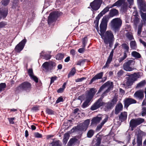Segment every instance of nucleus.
Returning <instances> with one entry per match:
<instances>
[{"mask_svg": "<svg viewBox=\"0 0 146 146\" xmlns=\"http://www.w3.org/2000/svg\"><path fill=\"white\" fill-rule=\"evenodd\" d=\"M144 119L141 118L132 119L130 122V126L131 127L132 131L133 129L136 126L144 121Z\"/></svg>", "mask_w": 146, "mask_h": 146, "instance_id": "8", "label": "nucleus"}, {"mask_svg": "<svg viewBox=\"0 0 146 146\" xmlns=\"http://www.w3.org/2000/svg\"><path fill=\"white\" fill-rule=\"evenodd\" d=\"M117 101V100L116 98H114L113 99L112 101L111 102V103L112 104V105L114 106V105L116 104Z\"/></svg>", "mask_w": 146, "mask_h": 146, "instance_id": "59", "label": "nucleus"}, {"mask_svg": "<svg viewBox=\"0 0 146 146\" xmlns=\"http://www.w3.org/2000/svg\"><path fill=\"white\" fill-rule=\"evenodd\" d=\"M101 139L100 138H98L97 140V142L96 145H99L101 143Z\"/></svg>", "mask_w": 146, "mask_h": 146, "instance_id": "64", "label": "nucleus"}, {"mask_svg": "<svg viewBox=\"0 0 146 146\" xmlns=\"http://www.w3.org/2000/svg\"><path fill=\"white\" fill-rule=\"evenodd\" d=\"M131 48L133 50H136L137 48V44L134 40L131 41L130 43Z\"/></svg>", "mask_w": 146, "mask_h": 146, "instance_id": "27", "label": "nucleus"}, {"mask_svg": "<svg viewBox=\"0 0 146 146\" xmlns=\"http://www.w3.org/2000/svg\"><path fill=\"white\" fill-rule=\"evenodd\" d=\"M109 7H106L98 15L100 17L104 15L109 11Z\"/></svg>", "mask_w": 146, "mask_h": 146, "instance_id": "32", "label": "nucleus"}, {"mask_svg": "<svg viewBox=\"0 0 146 146\" xmlns=\"http://www.w3.org/2000/svg\"><path fill=\"white\" fill-rule=\"evenodd\" d=\"M118 14V11L115 9H111L110 12V15L112 17Z\"/></svg>", "mask_w": 146, "mask_h": 146, "instance_id": "24", "label": "nucleus"}, {"mask_svg": "<svg viewBox=\"0 0 146 146\" xmlns=\"http://www.w3.org/2000/svg\"><path fill=\"white\" fill-rule=\"evenodd\" d=\"M126 36L127 38L130 40L133 38V36L131 33H127L126 34Z\"/></svg>", "mask_w": 146, "mask_h": 146, "instance_id": "44", "label": "nucleus"}, {"mask_svg": "<svg viewBox=\"0 0 146 146\" xmlns=\"http://www.w3.org/2000/svg\"><path fill=\"white\" fill-rule=\"evenodd\" d=\"M121 46L122 48L124 50V52H125L126 53V52H128L129 47L128 46V44L123 43L121 44Z\"/></svg>", "mask_w": 146, "mask_h": 146, "instance_id": "26", "label": "nucleus"}, {"mask_svg": "<svg viewBox=\"0 0 146 146\" xmlns=\"http://www.w3.org/2000/svg\"><path fill=\"white\" fill-rule=\"evenodd\" d=\"M8 12V10L6 8L0 9V16L1 17L0 19L2 17L5 18L7 15Z\"/></svg>", "mask_w": 146, "mask_h": 146, "instance_id": "17", "label": "nucleus"}, {"mask_svg": "<svg viewBox=\"0 0 146 146\" xmlns=\"http://www.w3.org/2000/svg\"><path fill=\"white\" fill-rule=\"evenodd\" d=\"M46 113L49 114H52L54 113L53 111L51 110L48 108H47L46 110Z\"/></svg>", "mask_w": 146, "mask_h": 146, "instance_id": "50", "label": "nucleus"}, {"mask_svg": "<svg viewBox=\"0 0 146 146\" xmlns=\"http://www.w3.org/2000/svg\"><path fill=\"white\" fill-rule=\"evenodd\" d=\"M64 56V54L58 53L56 55V60H60L63 59Z\"/></svg>", "mask_w": 146, "mask_h": 146, "instance_id": "38", "label": "nucleus"}, {"mask_svg": "<svg viewBox=\"0 0 146 146\" xmlns=\"http://www.w3.org/2000/svg\"><path fill=\"white\" fill-rule=\"evenodd\" d=\"M34 134L35 137H36L41 138L42 137V135L38 132H35Z\"/></svg>", "mask_w": 146, "mask_h": 146, "instance_id": "53", "label": "nucleus"}, {"mask_svg": "<svg viewBox=\"0 0 146 146\" xmlns=\"http://www.w3.org/2000/svg\"><path fill=\"white\" fill-rule=\"evenodd\" d=\"M131 55L133 57L136 58H139L141 57L140 54L135 51L132 52L131 53Z\"/></svg>", "mask_w": 146, "mask_h": 146, "instance_id": "28", "label": "nucleus"}, {"mask_svg": "<svg viewBox=\"0 0 146 146\" xmlns=\"http://www.w3.org/2000/svg\"><path fill=\"white\" fill-rule=\"evenodd\" d=\"M102 2V0H94L90 4V6L94 10H97L100 7Z\"/></svg>", "mask_w": 146, "mask_h": 146, "instance_id": "10", "label": "nucleus"}, {"mask_svg": "<svg viewBox=\"0 0 146 146\" xmlns=\"http://www.w3.org/2000/svg\"><path fill=\"white\" fill-rule=\"evenodd\" d=\"M113 52V49L110 53L105 65L104 66V68H105L108 66L109 64L110 63L112 60Z\"/></svg>", "mask_w": 146, "mask_h": 146, "instance_id": "16", "label": "nucleus"}, {"mask_svg": "<svg viewBox=\"0 0 146 146\" xmlns=\"http://www.w3.org/2000/svg\"><path fill=\"white\" fill-rule=\"evenodd\" d=\"M9 1L10 0H3L1 3L4 6H6L8 4Z\"/></svg>", "mask_w": 146, "mask_h": 146, "instance_id": "47", "label": "nucleus"}, {"mask_svg": "<svg viewBox=\"0 0 146 146\" xmlns=\"http://www.w3.org/2000/svg\"><path fill=\"white\" fill-rule=\"evenodd\" d=\"M146 84V82L145 80H143L138 83L136 88L138 89L141 88L145 86Z\"/></svg>", "mask_w": 146, "mask_h": 146, "instance_id": "23", "label": "nucleus"}, {"mask_svg": "<svg viewBox=\"0 0 146 146\" xmlns=\"http://www.w3.org/2000/svg\"><path fill=\"white\" fill-rule=\"evenodd\" d=\"M103 72H101L97 74L91 80L89 84H91L93 82L96 80L100 79L102 78L103 76Z\"/></svg>", "mask_w": 146, "mask_h": 146, "instance_id": "18", "label": "nucleus"}, {"mask_svg": "<svg viewBox=\"0 0 146 146\" xmlns=\"http://www.w3.org/2000/svg\"><path fill=\"white\" fill-rule=\"evenodd\" d=\"M127 113L126 112H122L119 117V119L121 121H123L127 118Z\"/></svg>", "mask_w": 146, "mask_h": 146, "instance_id": "22", "label": "nucleus"}, {"mask_svg": "<svg viewBox=\"0 0 146 146\" xmlns=\"http://www.w3.org/2000/svg\"><path fill=\"white\" fill-rule=\"evenodd\" d=\"M134 82L132 80V79L129 77L127 80V81L125 82L126 85L127 86H129L132 85Z\"/></svg>", "mask_w": 146, "mask_h": 146, "instance_id": "34", "label": "nucleus"}, {"mask_svg": "<svg viewBox=\"0 0 146 146\" xmlns=\"http://www.w3.org/2000/svg\"><path fill=\"white\" fill-rule=\"evenodd\" d=\"M43 56L44 57V58L46 60H48L50 59L51 57V55L48 54H45Z\"/></svg>", "mask_w": 146, "mask_h": 146, "instance_id": "56", "label": "nucleus"}, {"mask_svg": "<svg viewBox=\"0 0 146 146\" xmlns=\"http://www.w3.org/2000/svg\"><path fill=\"white\" fill-rule=\"evenodd\" d=\"M141 15L143 20L142 23L145 24L146 23V13L141 12Z\"/></svg>", "mask_w": 146, "mask_h": 146, "instance_id": "30", "label": "nucleus"}, {"mask_svg": "<svg viewBox=\"0 0 146 146\" xmlns=\"http://www.w3.org/2000/svg\"><path fill=\"white\" fill-rule=\"evenodd\" d=\"M137 143L138 146H140L142 144V139L141 138L138 137L137 139Z\"/></svg>", "mask_w": 146, "mask_h": 146, "instance_id": "48", "label": "nucleus"}, {"mask_svg": "<svg viewBox=\"0 0 146 146\" xmlns=\"http://www.w3.org/2000/svg\"><path fill=\"white\" fill-rule=\"evenodd\" d=\"M86 60L84 59L80 60L77 63V65H81L82 64H83L85 62Z\"/></svg>", "mask_w": 146, "mask_h": 146, "instance_id": "45", "label": "nucleus"}, {"mask_svg": "<svg viewBox=\"0 0 146 146\" xmlns=\"http://www.w3.org/2000/svg\"><path fill=\"white\" fill-rule=\"evenodd\" d=\"M113 83L111 82L108 81L104 84L100 88L98 93H99L102 91L104 89H106V90L104 92L102 95V98L98 99L91 107L90 109L92 110H95L101 106H102L104 104L102 102V100L104 96L107 95V93L113 88Z\"/></svg>", "mask_w": 146, "mask_h": 146, "instance_id": "2", "label": "nucleus"}, {"mask_svg": "<svg viewBox=\"0 0 146 146\" xmlns=\"http://www.w3.org/2000/svg\"><path fill=\"white\" fill-rule=\"evenodd\" d=\"M57 78V77L56 76L52 77L51 78L50 84L54 82V80H56Z\"/></svg>", "mask_w": 146, "mask_h": 146, "instance_id": "62", "label": "nucleus"}, {"mask_svg": "<svg viewBox=\"0 0 146 146\" xmlns=\"http://www.w3.org/2000/svg\"><path fill=\"white\" fill-rule=\"evenodd\" d=\"M141 7V9L144 11H146V4L144 0H142L138 3Z\"/></svg>", "mask_w": 146, "mask_h": 146, "instance_id": "20", "label": "nucleus"}, {"mask_svg": "<svg viewBox=\"0 0 146 146\" xmlns=\"http://www.w3.org/2000/svg\"><path fill=\"white\" fill-rule=\"evenodd\" d=\"M127 1L129 4V8H131V6L133 5V0H127Z\"/></svg>", "mask_w": 146, "mask_h": 146, "instance_id": "55", "label": "nucleus"}, {"mask_svg": "<svg viewBox=\"0 0 146 146\" xmlns=\"http://www.w3.org/2000/svg\"><path fill=\"white\" fill-rule=\"evenodd\" d=\"M102 119L101 117H96L93 118L92 120V123L96 124L98 123Z\"/></svg>", "mask_w": 146, "mask_h": 146, "instance_id": "29", "label": "nucleus"}, {"mask_svg": "<svg viewBox=\"0 0 146 146\" xmlns=\"http://www.w3.org/2000/svg\"><path fill=\"white\" fill-rule=\"evenodd\" d=\"M135 61L134 60H129L125 62L123 65V68L126 71H131L135 69L134 66Z\"/></svg>", "mask_w": 146, "mask_h": 146, "instance_id": "5", "label": "nucleus"}, {"mask_svg": "<svg viewBox=\"0 0 146 146\" xmlns=\"http://www.w3.org/2000/svg\"><path fill=\"white\" fill-rule=\"evenodd\" d=\"M87 42V40L86 38H84L82 39V46L85 47L86 44Z\"/></svg>", "mask_w": 146, "mask_h": 146, "instance_id": "49", "label": "nucleus"}, {"mask_svg": "<svg viewBox=\"0 0 146 146\" xmlns=\"http://www.w3.org/2000/svg\"><path fill=\"white\" fill-rule=\"evenodd\" d=\"M31 79H32L34 80L37 83L38 82V79L35 76H33L31 77Z\"/></svg>", "mask_w": 146, "mask_h": 146, "instance_id": "61", "label": "nucleus"}, {"mask_svg": "<svg viewBox=\"0 0 146 146\" xmlns=\"http://www.w3.org/2000/svg\"><path fill=\"white\" fill-rule=\"evenodd\" d=\"M94 130L92 129L90 130L87 133V137L89 138L91 137L94 135Z\"/></svg>", "mask_w": 146, "mask_h": 146, "instance_id": "37", "label": "nucleus"}, {"mask_svg": "<svg viewBox=\"0 0 146 146\" xmlns=\"http://www.w3.org/2000/svg\"><path fill=\"white\" fill-rule=\"evenodd\" d=\"M6 87V85L5 83H1L0 84V92L3 90Z\"/></svg>", "mask_w": 146, "mask_h": 146, "instance_id": "40", "label": "nucleus"}, {"mask_svg": "<svg viewBox=\"0 0 146 146\" xmlns=\"http://www.w3.org/2000/svg\"><path fill=\"white\" fill-rule=\"evenodd\" d=\"M61 14V13L55 11L51 13L48 17V23L49 25L55 22L58 17Z\"/></svg>", "mask_w": 146, "mask_h": 146, "instance_id": "7", "label": "nucleus"}, {"mask_svg": "<svg viewBox=\"0 0 146 146\" xmlns=\"http://www.w3.org/2000/svg\"><path fill=\"white\" fill-rule=\"evenodd\" d=\"M56 66V64L54 62L50 61L45 62L43 64L42 66L46 71H48L54 69Z\"/></svg>", "mask_w": 146, "mask_h": 146, "instance_id": "9", "label": "nucleus"}, {"mask_svg": "<svg viewBox=\"0 0 146 146\" xmlns=\"http://www.w3.org/2000/svg\"><path fill=\"white\" fill-rule=\"evenodd\" d=\"M109 17L108 16H105L103 17L102 21L100 25V32L99 34L101 36L102 38L104 39L105 44H109V46L111 47L113 44L114 38L113 35L111 31H108L106 32L105 35L104 33L106 30Z\"/></svg>", "mask_w": 146, "mask_h": 146, "instance_id": "1", "label": "nucleus"}, {"mask_svg": "<svg viewBox=\"0 0 146 146\" xmlns=\"http://www.w3.org/2000/svg\"><path fill=\"white\" fill-rule=\"evenodd\" d=\"M127 56V54L125 52H124L123 56L121 57L119 59V62H121L125 59Z\"/></svg>", "mask_w": 146, "mask_h": 146, "instance_id": "41", "label": "nucleus"}, {"mask_svg": "<svg viewBox=\"0 0 146 146\" xmlns=\"http://www.w3.org/2000/svg\"><path fill=\"white\" fill-rule=\"evenodd\" d=\"M96 92L97 90L95 89L92 88L86 94V100L82 106L83 108H84L89 105L90 101Z\"/></svg>", "mask_w": 146, "mask_h": 146, "instance_id": "3", "label": "nucleus"}, {"mask_svg": "<svg viewBox=\"0 0 146 146\" xmlns=\"http://www.w3.org/2000/svg\"><path fill=\"white\" fill-rule=\"evenodd\" d=\"M76 72V70L74 67L72 68L71 71H70L68 75V78L73 76L74 75Z\"/></svg>", "mask_w": 146, "mask_h": 146, "instance_id": "36", "label": "nucleus"}, {"mask_svg": "<svg viewBox=\"0 0 146 146\" xmlns=\"http://www.w3.org/2000/svg\"><path fill=\"white\" fill-rule=\"evenodd\" d=\"M123 71L122 70H120L117 73V74L118 76H120L123 74Z\"/></svg>", "mask_w": 146, "mask_h": 146, "instance_id": "63", "label": "nucleus"}, {"mask_svg": "<svg viewBox=\"0 0 146 146\" xmlns=\"http://www.w3.org/2000/svg\"><path fill=\"white\" fill-rule=\"evenodd\" d=\"M28 73L31 78L34 76L33 70L32 69H30L28 70Z\"/></svg>", "mask_w": 146, "mask_h": 146, "instance_id": "52", "label": "nucleus"}, {"mask_svg": "<svg viewBox=\"0 0 146 146\" xmlns=\"http://www.w3.org/2000/svg\"><path fill=\"white\" fill-rule=\"evenodd\" d=\"M125 107L127 108L131 104H135L136 101L131 98H126L124 100Z\"/></svg>", "mask_w": 146, "mask_h": 146, "instance_id": "13", "label": "nucleus"}, {"mask_svg": "<svg viewBox=\"0 0 146 146\" xmlns=\"http://www.w3.org/2000/svg\"><path fill=\"white\" fill-rule=\"evenodd\" d=\"M8 119L10 124H13L14 123V120L15 119L14 117L9 118Z\"/></svg>", "mask_w": 146, "mask_h": 146, "instance_id": "54", "label": "nucleus"}, {"mask_svg": "<svg viewBox=\"0 0 146 146\" xmlns=\"http://www.w3.org/2000/svg\"><path fill=\"white\" fill-rule=\"evenodd\" d=\"M113 106L112 105V104L111 102H108L106 103L105 105V107L108 109H111L113 107Z\"/></svg>", "mask_w": 146, "mask_h": 146, "instance_id": "43", "label": "nucleus"}, {"mask_svg": "<svg viewBox=\"0 0 146 146\" xmlns=\"http://www.w3.org/2000/svg\"><path fill=\"white\" fill-rule=\"evenodd\" d=\"M86 79V78L84 77H82L81 78H78L75 80L76 82H81L83 81V80H85Z\"/></svg>", "mask_w": 146, "mask_h": 146, "instance_id": "57", "label": "nucleus"}, {"mask_svg": "<svg viewBox=\"0 0 146 146\" xmlns=\"http://www.w3.org/2000/svg\"><path fill=\"white\" fill-rule=\"evenodd\" d=\"M59 141H57L55 142H52L51 143L52 146H61L60 144Z\"/></svg>", "mask_w": 146, "mask_h": 146, "instance_id": "42", "label": "nucleus"}, {"mask_svg": "<svg viewBox=\"0 0 146 146\" xmlns=\"http://www.w3.org/2000/svg\"><path fill=\"white\" fill-rule=\"evenodd\" d=\"M123 105L121 103H118L116 106L115 113L117 114L123 109Z\"/></svg>", "mask_w": 146, "mask_h": 146, "instance_id": "19", "label": "nucleus"}, {"mask_svg": "<svg viewBox=\"0 0 146 146\" xmlns=\"http://www.w3.org/2000/svg\"><path fill=\"white\" fill-rule=\"evenodd\" d=\"M136 98L142 99L144 98V92L143 90H140L136 92L133 95Z\"/></svg>", "mask_w": 146, "mask_h": 146, "instance_id": "14", "label": "nucleus"}, {"mask_svg": "<svg viewBox=\"0 0 146 146\" xmlns=\"http://www.w3.org/2000/svg\"><path fill=\"white\" fill-rule=\"evenodd\" d=\"M85 50V47H83L82 48H80L78 50V52L81 53H83Z\"/></svg>", "mask_w": 146, "mask_h": 146, "instance_id": "60", "label": "nucleus"}, {"mask_svg": "<svg viewBox=\"0 0 146 146\" xmlns=\"http://www.w3.org/2000/svg\"><path fill=\"white\" fill-rule=\"evenodd\" d=\"M32 88L31 84L28 82H25L20 84L16 88L17 91L21 90L25 91L27 92H29Z\"/></svg>", "mask_w": 146, "mask_h": 146, "instance_id": "4", "label": "nucleus"}, {"mask_svg": "<svg viewBox=\"0 0 146 146\" xmlns=\"http://www.w3.org/2000/svg\"><path fill=\"white\" fill-rule=\"evenodd\" d=\"M100 16H99L98 15L96 17V20L94 21V23L96 24L95 27L96 28L97 30H98V22L99 19L100 18Z\"/></svg>", "mask_w": 146, "mask_h": 146, "instance_id": "35", "label": "nucleus"}, {"mask_svg": "<svg viewBox=\"0 0 146 146\" xmlns=\"http://www.w3.org/2000/svg\"><path fill=\"white\" fill-rule=\"evenodd\" d=\"M128 7V4L126 2H124L123 3L122 6H121V10H123V11H126Z\"/></svg>", "mask_w": 146, "mask_h": 146, "instance_id": "31", "label": "nucleus"}, {"mask_svg": "<svg viewBox=\"0 0 146 146\" xmlns=\"http://www.w3.org/2000/svg\"><path fill=\"white\" fill-rule=\"evenodd\" d=\"M125 0H119L116 2L115 3H114L112 6H111L110 8H112L113 7L115 6H117L118 7H120L121 6H122V4L125 1Z\"/></svg>", "mask_w": 146, "mask_h": 146, "instance_id": "21", "label": "nucleus"}, {"mask_svg": "<svg viewBox=\"0 0 146 146\" xmlns=\"http://www.w3.org/2000/svg\"><path fill=\"white\" fill-rule=\"evenodd\" d=\"M108 117L107 116H106L105 118L103 120L100 125H98L97 127V129L98 130H100L102 127L104 123L107 121L108 119Z\"/></svg>", "mask_w": 146, "mask_h": 146, "instance_id": "25", "label": "nucleus"}, {"mask_svg": "<svg viewBox=\"0 0 146 146\" xmlns=\"http://www.w3.org/2000/svg\"><path fill=\"white\" fill-rule=\"evenodd\" d=\"M141 72L134 73L133 74L131 75L130 77L134 82L137 80V79L141 77Z\"/></svg>", "mask_w": 146, "mask_h": 146, "instance_id": "15", "label": "nucleus"}, {"mask_svg": "<svg viewBox=\"0 0 146 146\" xmlns=\"http://www.w3.org/2000/svg\"><path fill=\"white\" fill-rule=\"evenodd\" d=\"M143 24L142 23L141 24L139 25V26L137 33L139 35L141 33Z\"/></svg>", "mask_w": 146, "mask_h": 146, "instance_id": "51", "label": "nucleus"}, {"mask_svg": "<svg viewBox=\"0 0 146 146\" xmlns=\"http://www.w3.org/2000/svg\"><path fill=\"white\" fill-rule=\"evenodd\" d=\"M122 24L121 20L119 18H115L111 21V25L112 29L115 32L118 31Z\"/></svg>", "mask_w": 146, "mask_h": 146, "instance_id": "6", "label": "nucleus"}, {"mask_svg": "<svg viewBox=\"0 0 146 146\" xmlns=\"http://www.w3.org/2000/svg\"><path fill=\"white\" fill-rule=\"evenodd\" d=\"M78 141L77 139L76 138H72L70 139L69 141L68 142V143L70 145H72L73 144H74L75 143L77 142Z\"/></svg>", "mask_w": 146, "mask_h": 146, "instance_id": "39", "label": "nucleus"}, {"mask_svg": "<svg viewBox=\"0 0 146 146\" xmlns=\"http://www.w3.org/2000/svg\"><path fill=\"white\" fill-rule=\"evenodd\" d=\"M141 115L142 116H144L146 115V108L143 107L142 108L141 111Z\"/></svg>", "mask_w": 146, "mask_h": 146, "instance_id": "46", "label": "nucleus"}, {"mask_svg": "<svg viewBox=\"0 0 146 146\" xmlns=\"http://www.w3.org/2000/svg\"><path fill=\"white\" fill-rule=\"evenodd\" d=\"M90 121L89 119L85 120L84 123L77 126V129L80 131H85L88 128L90 124Z\"/></svg>", "mask_w": 146, "mask_h": 146, "instance_id": "11", "label": "nucleus"}, {"mask_svg": "<svg viewBox=\"0 0 146 146\" xmlns=\"http://www.w3.org/2000/svg\"><path fill=\"white\" fill-rule=\"evenodd\" d=\"M69 138V134L68 133L65 134L63 140L64 144L65 145L66 143Z\"/></svg>", "mask_w": 146, "mask_h": 146, "instance_id": "33", "label": "nucleus"}, {"mask_svg": "<svg viewBox=\"0 0 146 146\" xmlns=\"http://www.w3.org/2000/svg\"><path fill=\"white\" fill-rule=\"evenodd\" d=\"M26 42V39H24L19 42L15 47V51L18 52L21 51L23 49Z\"/></svg>", "mask_w": 146, "mask_h": 146, "instance_id": "12", "label": "nucleus"}, {"mask_svg": "<svg viewBox=\"0 0 146 146\" xmlns=\"http://www.w3.org/2000/svg\"><path fill=\"white\" fill-rule=\"evenodd\" d=\"M63 101V98L62 96L59 97L56 101V103H58Z\"/></svg>", "mask_w": 146, "mask_h": 146, "instance_id": "58", "label": "nucleus"}]
</instances>
